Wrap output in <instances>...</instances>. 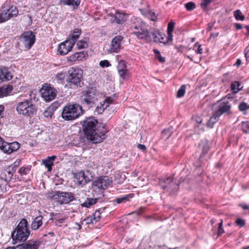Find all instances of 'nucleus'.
Here are the masks:
<instances>
[{
    "mask_svg": "<svg viewBox=\"0 0 249 249\" xmlns=\"http://www.w3.org/2000/svg\"><path fill=\"white\" fill-rule=\"evenodd\" d=\"M231 89L233 93H237L242 89L241 83L239 81H234L232 82L231 86Z\"/></svg>",
    "mask_w": 249,
    "mask_h": 249,
    "instance_id": "31",
    "label": "nucleus"
},
{
    "mask_svg": "<svg viewBox=\"0 0 249 249\" xmlns=\"http://www.w3.org/2000/svg\"><path fill=\"white\" fill-rule=\"evenodd\" d=\"M141 11V14L143 15L154 16L155 15V13L154 12H153L151 10H149V9L148 10H142Z\"/></svg>",
    "mask_w": 249,
    "mask_h": 249,
    "instance_id": "47",
    "label": "nucleus"
},
{
    "mask_svg": "<svg viewBox=\"0 0 249 249\" xmlns=\"http://www.w3.org/2000/svg\"><path fill=\"white\" fill-rule=\"evenodd\" d=\"M68 82L77 87L80 86L83 77V71L79 68L72 67L68 71Z\"/></svg>",
    "mask_w": 249,
    "mask_h": 249,
    "instance_id": "9",
    "label": "nucleus"
},
{
    "mask_svg": "<svg viewBox=\"0 0 249 249\" xmlns=\"http://www.w3.org/2000/svg\"><path fill=\"white\" fill-rule=\"evenodd\" d=\"M223 225V220L220 219V222L218 224V227L217 229V233L218 236L221 235L224 232V230L222 227Z\"/></svg>",
    "mask_w": 249,
    "mask_h": 249,
    "instance_id": "42",
    "label": "nucleus"
},
{
    "mask_svg": "<svg viewBox=\"0 0 249 249\" xmlns=\"http://www.w3.org/2000/svg\"><path fill=\"white\" fill-rule=\"evenodd\" d=\"M114 20L118 24H122L124 22L125 19H124L123 17H115Z\"/></svg>",
    "mask_w": 249,
    "mask_h": 249,
    "instance_id": "49",
    "label": "nucleus"
},
{
    "mask_svg": "<svg viewBox=\"0 0 249 249\" xmlns=\"http://www.w3.org/2000/svg\"><path fill=\"white\" fill-rule=\"evenodd\" d=\"M242 129L246 133H249V121L242 122Z\"/></svg>",
    "mask_w": 249,
    "mask_h": 249,
    "instance_id": "40",
    "label": "nucleus"
},
{
    "mask_svg": "<svg viewBox=\"0 0 249 249\" xmlns=\"http://www.w3.org/2000/svg\"><path fill=\"white\" fill-rule=\"evenodd\" d=\"M186 87L184 85H182L178 90L177 94L178 98H181L184 95L185 93Z\"/></svg>",
    "mask_w": 249,
    "mask_h": 249,
    "instance_id": "36",
    "label": "nucleus"
},
{
    "mask_svg": "<svg viewBox=\"0 0 249 249\" xmlns=\"http://www.w3.org/2000/svg\"><path fill=\"white\" fill-rule=\"evenodd\" d=\"M13 77L12 72L6 67L0 68V83L11 80Z\"/></svg>",
    "mask_w": 249,
    "mask_h": 249,
    "instance_id": "19",
    "label": "nucleus"
},
{
    "mask_svg": "<svg viewBox=\"0 0 249 249\" xmlns=\"http://www.w3.org/2000/svg\"><path fill=\"white\" fill-rule=\"evenodd\" d=\"M195 52L196 53L201 54L202 53V48L201 45H198L197 49L195 50Z\"/></svg>",
    "mask_w": 249,
    "mask_h": 249,
    "instance_id": "54",
    "label": "nucleus"
},
{
    "mask_svg": "<svg viewBox=\"0 0 249 249\" xmlns=\"http://www.w3.org/2000/svg\"><path fill=\"white\" fill-rule=\"evenodd\" d=\"M137 147L143 152H145L146 151V147L143 144H139L137 145Z\"/></svg>",
    "mask_w": 249,
    "mask_h": 249,
    "instance_id": "52",
    "label": "nucleus"
},
{
    "mask_svg": "<svg viewBox=\"0 0 249 249\" xmlns=\"http://www.w3.org/2000/svg\"><path fill=\"white\" fill-rule=\"evenodd\" d=\"M126 64L124 60L119 61L117 69L120 76L123 79H125L128 76V71L126 69Z\"/></svg>",
    "mask_w": 249,
    "mask_h": 249,
    "instance_id": "18",
    "label": "nucleus"
},
{
    "mask_svg": "<svg viewBox=\"0 0 249 249\" xmlns=\"http://www.w3.org/2000/svg\"><path fill=\"white\" fill-rule=\"evenodd\" d=\"M156 57L158 59L159 61L161 63H164L165 61V58L162 57L160 54V55L157 56Z\"/></svg>",
    "mask_w": 249,
    "mask_h": 249,
    "instance_id": "56",
    "label": "nucleus"
},
{
    "mask_svg": "<svg viewBox=\"0 0 249 249\" xmlns=\"http://www.w3.org/2000/svg\"><path fill=\"white\" fill-rule=\"evenodd\" d=\"M112 182L111 178L107 176L100 177L95 178L92 183V187L94 191L105 190Z\"/></svg>",
    "mask_w": 249,
    "mask_h": 249,
    "instance_id": "10",
    "label": "nucleus"
},
{
    "mask_svg": "<svg viewBox=\"0 0 249 249\" xmlns=\"http://www.w3.org/2000/svg\"><path fill=\"white\" fill-rule=\"evenodd\" d=\"M241 64V61L239 59H237L235 65H237V66H240Z\"/></svg>",
    "mask_w": 249,
    "mask_h": 249,
    "instance_id": "63",
    "label": "nucleus"
},
{
    "mask_svg": "<svg viewBox=\"0 0 249 249\" xmlns=\"http://www.w3.org/2000/svg\"><path fill=\"white\" fill-rule=\"evenodd\" d=\"M11 17H0V23H2L10 19Z\"/></svg>",
    "mask_w": 249,
    "mask_h": 249,
    "instance_id": "53",
    "label": "nucleus"
},
{
    "mask_svg": "<svg viewBox=\"0 0 249 249\" xmlns=\"http://www.w3.org/2000/svg\"><path fill=\"white\" fill-rule=\"evenodd\" d=\"M199 148L202 151L199 158H202L209 150L208 142L207 140L201 141L199 144Z\"/></svg>",
    "mask_w": 249,
    "mask_h": 249,
    "instance_id": "27",
    "label": "nucleus"
},
{
    "mask_svg": "<svg viewBox=\"0 0 249 249\" xmlns=\"http://www.w3.org/2000/svg\"><path fill=\"white\" fill-rule=\"evenodd\" d=\"M84 221H86L87 224H89V223H93L94 222V221L96 222L98 221V220H96V218L95 217H93V216L88 217V218H85L84 219Z\"/></svg>",
    "mask_w": 249,
    "mask_h": 249,
    "instance_id": "48",
    "label": "nucleus"
},
{
    "mask_svg": "<svg viewBox=\"0 0 249 249\" xmlns=\"http://www.w3.org/2000/svg\"><path fill=\"white\" fill-rule=\"evenodd\" d=\"M83 114L82 106L78 104H68L63 108L61 116L66 121H73Z\"/></svg>",
    "mask_w": 249,
    "mask_h": 249,
    "instance_id": "5",
    "label": "nucleus"
},
{
    "mask_svg": "<svg viewBox=\"0 0 249 249\" xmlns=\"http://www.w3.org/2000/svg\"><path fill=\"white\" fill-rule=\"evenodd\" d=\"M154 52L156 56L160 55V52L156 49L154 50Z\"/></svg>",
    "mask_w": 249,
    "mask_h": 249,
    "instance_id": "62",
    "label": "nucleus"
},
{
    "mask_svg": "<svg viewBox=\"0 0 249 249\" xmlns=\"http://www.w3.org/2000/svg\"><path fill=\"white\" fill-rule=\"evenodd\" d=\"M56 159V157L53 155L48 157L46 159L42 160V163L47 168L48 172L52 171V166L53 165V162Z\"/></svg>",
    "mask_w": 249,
    "mask_h": 249,
    "instance_id": "21",
    "label": "nucleus"
},
{
    "mask_svg": "<svg viewBox=\"0 0 249 249\" xmlns=\"http://www.w3.org/2000/svg\"><path fill=\"white\" fill-rule=\"evenodd\" d=\"M30 231L28 228V222L25 218H22L11 234L14 244L24 242L28 238Z\"/></svg>",
    "mask_w": 249,
    "mask_h": 249,
    "instance_id": "4",
    "label": "nucleus"
},
{
    "mask_svg": "<svg viewBox=\"0 0 249 249\" xmlns=\"http://www.w3.org/2000/svg\"><path fill=\"white\" fill-rule=\"evenodd\" d=\"M73 46V44H72V43L68 40L64 42H62L58 47V53L61 55H65L71 50Z\"/></svg>",
    "mask_w": 249,
    "mask_h": 249,
    "instance_id": "17",
    "label": "nucleus"
},
{
    "mask_svg": "<svg viewBox=\"0 0 249 249\" xmlns=\"http://www.w3.org/2000/svg\"><path fill=\"white\" fill-rule=\"evenodd\" d=\"M66 222L65 218H62L60 219H56L55 221V224L56 226L58 227H61L63 224H64Z\"/></svg>",
    "mask_w": 249,
    "mask_h": 249,
    "instance_id": "44",
    "label": "nucleus"
},
{
    "mask_svg": "<svg viewBox=\"0 0 249 249\" xmlns=\"http://www.w3.org/2000/svg\"><path fill=\"white\" fill-rule=\"evenodd\" d=\"M35 42V36L32 31L23 33L20 39V43L22 47L29 50Z\"/></svg>",
    "mask_w": 249,
    "mask_h": 249,
    "instance_id": "11",
    "label": "nucleus"
},
{
    "mask_svg": "<svg viewBox=\"0 0 249 249\" xmlns=\"http://www.w3.org/2000/svg\"><path fill=\"white\" fill-rule=\"evenodd\" d=\"M123 39V37L121 36H115L111 40L110 49L108 52L110 53H118L121 47V43Z\"/></svg>",
    "mask_w": 249,
    "mask_h": 249,
    "instance_id": "15",
    "label": "nucleus"
},
{
    "mask_svg": "<svg viewBox=\"0 0 249 249\" xmlns=\"http://www.w3.org/2000/svg\"><path fill=\"white\" fill-rule=\"evenodd\" d=\"M99 65L102 68H105L110 66L111 64H110L108 60H102L100 62Z\"/></svg>",
    "mask_w": 249,
    "mask_h": 249,
    "instance_id": "45",
    "label": "nucleus"
},
{
    "mask_svg": "<svg viewBox=\"0 0 249 249\" xmlns=\"http://www.w3.org/2000/svg\"><path fill=\"white\" fill-rule=\"evenodd\" d=\"M39 245L40 243L38 241L29 240L26 243L18 246V249H38Z\"/></svg>",
    "mask_w": 249,
    "mask_h": 249,
    "instance_id": "20",
    "label": "nucleus"
},
{
    "mask_svg": "<svg viewBox=\"0 0 249 249\" xmlns=\"http://www.w3.org/2000/svg\"><path fill=\"white\" fill-rule=\"evenodd\" d=\"M80 3V0H61L60 3L67 5L73 9H77Z\"/></svg>",
    "mask_w": 249,
    "mask_h": 249,
    "instance_id": "26",
    "label": "nucleus"
},
{
    "mask_svg": "<svg viewBox=\"0 0 249 249\" xmlns=\"http://www.w3.org/2000/svg\"><path fill=\"white\" fill-rule=\"evenodd\" d=\"M211 0H202L200 6L203 9H206L207 6L211 3Z\"/></svg>",
    "mask_w": 249,
    "mask_h": 249,
    "instance_id": "43",
    "label": "nucleus"
},
{
    "mask_svg": "<svg viewBox=\"0 0 249 249\" xmlns=\"http://www.w3.org/2000/svg\"><path fill=\"white\" fill-rule=\"evenodd\" d=\"M18 13V10L15 6L5 4L2 6L0 16H17Z\"/></svg>",
    "mask_w": 249,
    "mask_h": 249,
    "instance_id": "16",
    "label": "nucleus"
},
{
    "mask_svg": "<svg viewBox=\"0 0 249 249\" xmlns=\"http://www.w3.org/2000/svg\"><path fill=\"white\" fill-rule=\"evenodd\" d=\"M65 76V74L63 72H61V73H58L56 75V78L57 81H62V80H63L64 79Z\"/></svg>",
    "mask_w": 249,
    "mask_h": 249,
    "instance_id": "51",
    "label": "nucleus"
},
{
    "mask_svg": "<svg viewBox=\"0 0 249 249\" xmlns=\"http://www.w3.org/2000/svg\"><path fill=\"white\" fill-rule=\"evenodd\" d=\"M231 105L228 102H221L218 106L217 110L210 118L208 122L207 123V126L209 127L212 128L222 114L224 113L230 114L231 113Z\"/></svg>",
    "mask_w": 249,
    "mask_h": 249,
    "instance_id": "6",
    "label": "nucleus"
},
{
    "mask_svg": "<svg viewBox=\"0 0 249 249\" xmlns=\"http://www.w3.org/2000/svg\"><path fill=\"white\" fill-rule=\"evenodd\" d=\"M68 60L70 61H78L76 53L68 57Z\"/></svg>",
    "mask_w": 249,
    "mask_h": 249,
    "instance_id": "50",
    "label": "nucleus"
},
{
    "mask_svg": "<svg viewBox=\"0 0 249 249\" xmlns=\"http://www.w3.org/2000/svg\"><path fill=\"white\" fill-rule=\"evenodd\" d=\"M168 132H169V136H168V137H169L171 135V132H170L169 130H166V129H165L164 130H163L162 131V133L163 134L167 133V134Z\"/></svg>",
    "mask_w": 249,
    "mask_h": 249,
    "instance_id": "61",
    "label": "nucleus"
},
{
    "mask_svg": "<svg viewBox=\"0 0 249 249\" xmlns=\"http://www.w3.org/2000/svg\"><path fill=\"white\" fill-rule=\"evenodd\" d=\"M175 23L174 21H170L168 24L167 27V35L168 36L165 37L164 35L161 34L166 39L164 44H165L167 41H171L173 40V35L172 33L174 30Z\"/></svg>",
    "mask_w": 249,
    "mask_h": 249,
    "instance_id": "22",
    "label": "nucleus"
},
{
    "mask_svg": "<svg viewBox=\"0 0 249 249\" xmlns=\"http://www.w3.org/2000/svg\"><path fill=\"white\" fill-rule=\"evenodd\" d=\"M88 171H87L86 173L81 172L79 173L78 175V179L80 184H85L90 180L91 176L89 177L88 175Z\"/></svg>",
    "mask_w": 249,
    "mask_h": 249,
    "instance_id": "25",
    "label": "nucleus"
},
{
    "mask_svg": "<svg viewBox=\"0 0 249 249\" xmlns=\"http://www.w3.org/2000/svg\"><path fill=\"white\" fill-rule=\"evenodd\" d=\"M98 198H87L85 201L81 204V206L83 207H87L89 208L91 206L95 204L97 202Z\"/></svg>",
    "mask_w": 249,
    "mask_h": 249,
    "instance_id": "32",
    "label": "nucleus"
},
{
    "mask_svg": "<svg viewBox=\"0 0 249 249\" xmlns=\"http://www.w3.org/2000/svg\"><path fill=\"white\" fill-rule=\"evenodd\" d=\"M113 101L112 97H109L107 98L102 103H101L100 107L96 108L97 111L101 113L103 111L109 106Z\"/></svg>",
    "mask_w": 249,
    "mask_h": 249,
    "instance_id": "23",
    "label": "nucleus"
},
{
    "mask_svg": "<svg viewBox=\"0 0 249 249\" xmlns=\"http://www.w3.org/2000/svg\"><path fill=\"white\" fill-rule=\"evenodd\" d=\"M13 86L10 85H3L0 87V98L7 96L12 92Z\"/></svg>",
    "mask_w": 249,
    "mask_h": 249,
    "instance_id": "24",
    "label": "nucleus"
},
{
    "mask_svg": "<svg viewBox=\"0 0 249 249\" xmlns=\"http://www.w3.org/2000/svg\"><path fill=\"white\" fill-rule=\"evenodd\" d=\"M31 170V167H21L18 171V173L21 175H27L30 171Z\"/></svg>",
    "mask_w": 249,
    "mask_h": 249,
    "instance_id": "35",
    "label": "nucleus"
},
{
    "mask_svg": "<svg viewBox=\"0 0 249 249\" xmlns=\"http://www.w3.org/2000/svg\"><path fill=\"white\" fill-rule=\"evenodd\" d=\"M42 97L46 102H50L54 99L57 91L53 88L48 86H43L40 89Z\"/></svg>",
    "mask_w": 249,
    "mask_h": 249,
    "instance_id": "14",
    "label": "nucleus"
},
{
    "mask_svg": "<svg viewBox=\"0 0 249 249\" xmlns=\"http://www.w3.org/2000/svg\"><path fill=\"white\" fill-rule=\"evenodd\" d=\"M53 112L52 108L48 107L44 111L43 115L46 118L51 117L53 114Z\"/></svg>",
    "mask_w": 249,
    "mask_h": 249,
    "instance_id": "37",
    "label": "nucleus"
},
{
    "mask_svg": "<svg viewBox=\"0 0 249 249\" xmlns=\"http://www.w3.org/2000/svg\"><path fill=\"white\" fill-rule=\"evenodd\" d=\"M43 217L41 215L38 216L34 219L31 224V228L33 230L38 229L42 225Z\"/></svg>",
    "mask_w": 249,
    "mask_h": 249,
    "instance_id": "28",
    "label": "nucleus"
},
{
    "mask_svg": "<svg viewBox=\"0 0 249 249\" xmlns=\"http://www.w3.org/2000/svg\"><path fill=\"white\" fill-rule=\"evenodd\" d=\"M234 26H235L236 29L237 30H239V29H241L242 28V25L239 23H235Z\"/></svg>",
    "mask_w": 249,
    "mask_h": 249,
    "instance_id": "58",
    "label": "nucleus"
},
{
    "mask_svg": "<svg viewBox=\"0 0 249 249\" xmlns=\"http://www.w3.org/2000/svg\"><path fill=\"white\" fill-rule=\"evenodd\" d=\"M53 197L60 204H67L74 199L72 193L63 192H56L53 195Z\"/></svg>",
    "mask_w": 249,
    "mask_h": 249,
    "instance_id": "13",
    "label": "nucleus"
},
{
    "mask_svg": "<svg viewBox=\"0 0 249 249\" xmlns=\"http://www.w3.org/2000/svg\"><path fill=\"white\" fill-rule=\"evenodd\" d=\"M236 224L240 227H243L245 225V221L242 218H238L235 221Z\"/></svg>",
    "mask_w": 249,
    "mask_h": 249,
    "instance_id": "46",
    "label": "nucleus"
},
{
    "mask_svg": "<svg viewBox=\"0 0 249 249\" xmlns=\"http://www.w3.org/2000/svg\"><path fill=\"white\" fill-rule=\"evenodd\" d=\"M100 213L99 212L96 211L93 215V217L96 218V220H99L100 218Z\"/></svg>",
    "mask_w": 249,
    "mask_h": 249,
    "instance_id": "55",
    "label": "nucleus"
},
{
    "mask_svg": "<svg viewBox=\"0 0 249 249\" xmlns=\"http://www.w3.org/2000/svg\"><path fill=\"white\" fill-rule=\"evenodd\" d=\"M233 16H242L240 10H237L233 12Z\"/></svg>",
    "mask_w": 249,
    "mask_h": 249,
    "instance_id": "57",
    "label": "nucleus"
},
{
    "mask_svg": "<svg viewBox=\"0 0 249 249\" xmlns=\"http://www.w3.org/2000/svg\"><path fill=\"white\" fill-rule=\"evenodd\" d=\"M237 20L243 21L245 19V17H235Z\"/></svg>",
    "mask_w": 249,
    "mask_h": 249,
    "instance_id": "59",
    "label": "nucleus"
},
{
    "mask_svg": "<svg viewBox=\"0 0 249 249\" xmlns=\"http://www.w3.org/2000/svg\"><path fill=\"white\" fill-rule=\"evenodd\" d=\"M97 121L91 117L87 118L83 121L82 124L83 131L87 140L93 143L100 142L106 137L105 133L98 132L97 129Z\"/></svg>",
    "mask_w": 249,
    "mask_h": 249,
    "instance_id": "1",
    "label": "nucleus"
},
{
    "mask_svg": "<svg viewBox=\"0 0 249 249\" xmlns=\"http://www.w3.org/2000/svg\"><path fill=\"white\" fill-rule=\"evenodd\" d=\"M132 194L125 195L123 196L116 198L115 201L118 204L125 203L128 200L129 198L132 197Z\"/></svg>",
    "mask_w": 249,
    "mask_h": 249,
    "instance_id": "33",
    "label": "nucleus"
},
{
    "mask_svg": "<svg viewBox=\"0 0 249 249\" xmlns=\"http://www.w3.org/2000/svg\"><path fill=\"white\" fill-rule=\"evenodd\" d=\"M133 33L138 39L147 42L153 40L155 42L164 43L166 40L161 33L157 30L148 31L143 24L135 26L133 28Z\"/></svg>",
    "mask_w": 249,
    "mask_h": 249,
    "instance_id": "2",
    "label": "nucleus"
},
{
    "mask_svg": "<svg viewBox=\"0 0 249 249\" xmlns=\"http://www.w3.org/2000/svg\"><path fill=\"white\" fill-rule=\"evenodd\" d=\"M76 53L78 61H83L85 60L88 57V53L86 51H81Z\"/></svg>",
    "mask_w": 249,
    "mask_h": 249,
    "instance_id": "34",
    "label": "nucleus"
},
{
    "mask_svg": "<svg viewBox=\"0 0 249 249\" xmlns=\"http://www.w3.org/2000/svg\"><path fill=\"white\" fill-rule=\"evenodd\" d=\"M20 147V144L18 142L8 143L3 141L0 137V149L4 153L10 154L17 151Z\"/></svg>",
    "mask_w": 249,
    "mask_h": 249,
    "instance_id": "12",
    "label": "nucleus"
},
{
    "mask_svg": "<svg viewBox=\"0 0 249 249\" xmlns=\"http://www.w3.org/2000/svg\"><path fill=\"white\" fill-rule=\"evenodd\" d=\"M18 163H17V162H15L14 163L10 166H9L6 170H5V175L7 176V177L9 178H11L14 173L15 172L17 167L18 166Z\"/></svg>",
    "mask_w": 249,
    "mask_h": 249,
    "instance_id": "29",
    "label": "nucleus"
},
{
    "mask_svg": "<svg viewBox=\"0 0 249 249\" xmlns=\"http://www.w3.org/2000/svg\"><path fill=\"white\" fill-rule=\"evenodd\" d=\"M238 108L241 111H244V114H246V112L245 111L248 109V105L245 102H242L239 105Z\"/></svg>",
    "mask_w": 249,
    "mask_h": 249,
    "instance_id": "41",
    "label": "nucleus"
},
{
    "mask_svg": "<svg viewBox=\"0 0 249 249\" xmlns=\"http://www.w3.org/2000/svg\"><path fill=\"white\" fill-rule=\"evenodd\" d=\"M185 7L188 11H192L196 8L195 2L191 1L185 4Z\"/></svg>",
    "mask_w": 249,
    "mask_h": 249,
    "instance_id": "38",
    "label": "nucleus"
},
{
    "mask_svg": "<svg viewBox=\"0 0 249 249\" xmlns=\"http://www.w3.org/2000/svg\"><path fill=\"white\" fill-rule=\"evenodd\" d=\"M21 96L18 98V101L17 104L16 110L18 114L26 117H31L33 116L37 111L36 108L33 103L31 97L21 100Z\"/></svg>",
    "mask_w": 249,
    "mask_h": 249,
    "instance_id": "3",
    "label": "nucleus"
},
{
    "mask_svg": "<svg viewBox=\"0 0 249 249\" xmlns=\"http://www.w3.org/2000/svg\"><path fill=\"white\" fill-rule=\"evenodd\" d=\"M159 184L162 189L172 194H175L178 189L179 184L171 177L160 179Z\"/></svg>",
    "mask_w": 249,
    "mask_h": 249,
    "instance_id": "7",
    "label": "nucleus"
},
{
    "mask_svg": "<svg viewBox=\"0 0 249 249\" xmlns=\"http://www.w3.org/2000/svg\"><path fill=\"white\" fill-rule=\"evenodd\" d=\"M241 207L244 210H248L249 209V205H241Z\"/></svg>",
    "mask_w": 249,
    "mask_h": 249,
    "instance_id": "60",
    "label": "nucleus"
},
{
    "mask_svg": "<svg viewBox=\"0 0 249 249\" xmlns=\"http://www.w3.org/2000/svg\"><path fill=\"white\" fill-rule=\"evenodd\" d=\"M81 30L78 28L75 29L71 36V37L68 40L70 41H71L72 43V44L74 45L76 39L79 37L80 35L81 34Z\"/></svg>",
    "mask_w": 249,
    "mask_h": 249,
    "instance_id": "30",
    "label": "nucleus"
},
{
    "mask_svg": "<svg viewBox=\"0 0 249 249\" xmlns=\"http://www.w3.org/2000/svg\"><path fill=\"white\" fill-rule=\"evenodd\" d=\"M77 47L79 49H84L88 47V43L86 41L80 40L77 43Z\"/></svg>",
    "mask_w": 249,
    "mask_h": 249,
    "instance_id": "39",
    "label": "nucleus"
},
{
    "mask_svg": "<svg viewBox=\"0 0 249 249\" xmlns=\"http://www.w3.org/2000/svg\"><path fill=\"white\" fill-rule=\"evenodd\" d=\"M218 35V33H212L211 34V37H217Z\"/></svg>",
    "mask_w": 249,
    "mask_h": 249,
    "instance_id": "64",
    "label": "nucleus"
},
{
    "mask_svg": "<svg viewBox=\"0 0 249 249\" xmlns=\"http://www.w3.org/2000/svg\"><path fill=\"white\" fill-rule=\"evenodd\" d=\"M98 92L95 87L87 88L83 92V103L91 107L97 100Z\"/></svg>",
    "mask_w": 249,
    "mask_h": 249,
    "instance_id": "8",
    "label": "nucleus"
}]
</instances>
